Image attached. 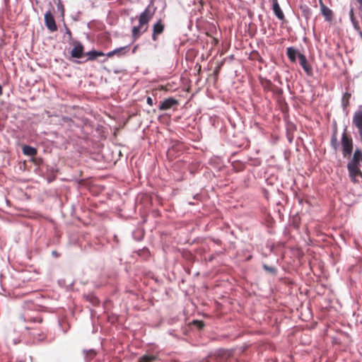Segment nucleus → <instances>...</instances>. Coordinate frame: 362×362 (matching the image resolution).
<instances>
[{
    "instance_id": "12",
    "label": "nucleus",
    "mask_w": 362,
    "mask_h": 362,
    "mask_svg": "<svg viewBox=\"0 0 362 362\" xmlns=\"http://www.w3.org/2000/svg\"><path fill=\"white\" fill-rule=\"evenodd\" d=\"M300 54L296 49L293 47H288L286 49V54L289 60L295 63L296 62V58H298V54Z\"/></svg>"
},
{
    "instance_id": "15",
    "label": "nucleus",
    "mask_w": 362,
    "mask_h": 362,
    "mask_svg": "<svg viewBox=\"0 0 362 362\" xmlns=\"http://www.w3.org/2000/svg\"><path fill=\"white\" fill-rule=\"evenodd\" d=\"M259 82H260L261 86L263 87V88L264 90H272V87H273V83H272V81L270 80L261 77L259 78Z\"/></svg>"
},
{
    "instance_id": "21",
    "label": "nucleus",
    "mask_w": 362,
    "mask_h": 362,
    "mask_svg": "<svg viewBox=\"0 0 362 362\" xmlns=\"http://www.w3.org/2000/svg\"><path fill=\"white\" fill-rule=\"evenodd\" d=\"M88 300L93 305H98L100 303L99 299L94 296H90L88 297Z\"/></svg>"
},
{
    "instance_id": "11",
    "label": "nucleus",
    "mask_w": 362,
    "mask_h": 362,
    "mask_svg": "<svg viewBox=\"0 0 362 362\" xmlns=\"http://www.w3.org/2000/svg\"><path fill=\"white\" fill-rule=\"evenodd\" d=\"M272 2H273L272 8H273V11H274L275 16L279 20L284 21L285 20V16H284V12L282 11V10L280 8V6H279V4L278 3V1L277 0H272Z\"/></svg>"
},
{
    "instance_id": "33",
    "label": "nucleus",
    "mask_w": 362,
    "mask_h": 362,
    "mask_svg": "<svg viewBox=\"0 0 362 362\" xmlns=\"http://www.w3.org/2000/svg\"><path fill=\"white\" fill-rule=\"evenodd\" d=\"M42 321V320L41 318L38 320L39 322H41Z\"/></svg>"
},
{
    "instance_id": "14",
    "label": "nucleus",
    "mask_w": 362,
    "mask_h": 362,
    "mask_svg": "<svg viewBox=\"0 0 362 362\" xmlns=\"http://www.w3.org/2000/svg\"><path fill=\"white\" fill-rule=\"evenodd\" d=\"M86 55L88 56V60L93 61L98 57L105 56V53L100 51L92 50L86 53Z\"/></svg>"
},
{
    "instance_id": "27",
    "label": "nucleus",
    "mask_w": 362,
    "mask_h": 362,
    "mask_svg": "<svg viewBox=\"0 0 362 362\" xmlns=\"http://www.w3.org/2000/svg\"><path fill=\"white\" fill-rule=\"evenodd\" d=\"M146 103H147L149 105H151V106H152V105H153V99H152L151 97H148V98H146Z\"/></svg>"
},
{
    "instance_id": "1",
    "label": "nucleus",
    "mask_w": 362,
    "mask_h": 362,
    "mask_svg": "<svg viewBox=\"0 0 362 362\" xmlns=\"http://www.w3.org/2000/svg\"><path fill=\"white\" fill-rule=\"evenodd\" d=\"M155 11L151 9L150 6L141 13L139 16V25L134 26L132 29V37L134 41H136L140 36L146 33L148 28V23L152 19Z\"/></svg>"
},
{
    "instance_id": "7",
    "label": "nucleus",
    "mask_w": 362,
    "mask_h": 362,
    "mask_svg": "<svg viewBox=\"0 0 362 362\" xmlns=\"http://www.w3.org/2000/svg\"><path fill=\"white\" fill-rule=\"evenodd\" d=\"M165 29V25L161 19H159L152 28V40L156 41L159 35L162 34Z\"/></svg>"
},
{
    "instance_id": "28",
    "label": "nucleus",
    "mask_w": 362,
    "mask_h": 362,
    "mask_svg": "<svg viewBox=\"0 0 362 362\" xmlns=\"http://www.w3.org/2000/svg\"><path fill=\"white\" fill-rule=\"evenodd\" d=\"M358 133H359V135H360L361 141L362 142V129H358Z\"/></svg>"
},
{
    "instance_id": "23",
    "label": "nucleus",
    "mask_w": 362,
    "mask_h": 362,
    "mask_svg": "<svg viewBox=\"0 0 362 362\" xmlns=\"http://www.w3.org/2000/svg\"><path fill=\"white\" fill-rule=\"evenodd\" d=\"M350 97H351L350 93H346L344 95L342 103H343V105L344 107H346L349 105V100Z\"/></svg>"
},
{
    "instance_id": "6",
    "label": "nucleus",
    "mask_w": 362,
    "mask_h": 362,
    "mask_svg": "<svg viewBox=\"0 0 362 362\" xmlns=\"http://www.w3.org/2000/svg\"><path fill=\"white\" fill-rule=\"evenodd\" d=\"M298 62L308 76H313V68L309 64L306 57L303 54H298Z\"/></svg>"
},
{
    "instance_id": "8",
    "label": "nucleus",
    "mask_w": 362,
    "mask_h": 362,
    "mask_svg": "<svg viewBox=\"0 0 362 362\" xmlns=\"http://www.w3.org/2000/svg\"><path fill=\"white\" fill-rule=\"evenodd\" d=\"M74 47L71 51V55L74 58L79 59L83 55L84 47L78 41L73 42Z\"/></svg>"
},
{
    "instance_id": "16",
    "label": "nucleus",
    "mask_w": 362,
    "mask_h": 362,
    "mask_svg": "<svg viewBox=\"0 0 362 362\" xmlns=\"http://www.w3.org/2000/svg\"><path fill=\"white\" fill-rule=\"evenodd\" d=\"M23 153L26 156H34L37 154V149L25 145L23 147Z\"/></svg>"
},
{
    "instance_id": "20",
    "label": "nucleus",
    "mask_w": 362,
    "mask_h": 362,
    "mask_svg": "<svg viewBox=\"0 0 362 362\" xmlns=\"http://www.w3.org/2000/svg\"><path fill=\"white\" fill-rule=\"evenodd\" d=\"M114 50H115V52H116L115 55L120 57V56L124 55L128 52V46L117 48Z\"/></svg>"
},
{
    "instance_id": "24",
    "label": "nucleus",
    "mask_w": 362,
    "mask_h": 362,
    "mask_svg": "<svg viewBox=\"0 0 362 362\" xmlns=\"http://www.w3.org/2000/svg\"><path fill=\"white\" fill-rule=\"evenodd\" d=\"M263 267L266 271L269 272L272 274H275L276 272V269L274 267H269L267 264H264Z\"/></svg>"
},
{
    "instance_id": "25",
    "label": "nucleus",
    "mask_w": 362,
    "mask_h": 362,
    "mask_svg": "<svg viewBox=\"0 0 362 362\" xmlns=\"http://www.w3.org/2000/svg\"><path fill=\"white\" fill-rule=\"evenodd\" d=\"M194 324L195 325H197V326L199 327V328L202 329L204 326V324L203 322L202 321H198V320H194Z\"/></svg>"
},
{
    "instance_id": "29",
    "label": "nucleus",
    "mask_w": 362,
    "mask_h": 362,
    "mask_svg": "<svg viewBox=\"0 0 362 362\" xmlns=\"http://www.w3.org/2000/svg\"><path fill=\"white\" fill-rule=\"evenodd\" d=\"M360 4V9L362 11V0H356Z\"/></svg>"
},
{
    "instance_id": "32",
    "label": "nucleus",
    "mask_w": 362,
    "mask_h": 362,
    "mask_svg": "<svg viewBox=\"0 0 362 362\" xmlns=\"http://www.w3.org/2000/svg\"><path fill=\"white\" fill-rule=\"evenodd\" d=\"M136 47H135L134 48V49H133V52H135Z\"/></svg>"
},
{
    "instance_id": "30",
    "label": "nucleus",
    "mask_w": 362,
    "mask_h": 362,
    "mask_svg": "<svg viewBox=\"0 0 362 362\" xmlns=\"http://www.w3.org/2000/svg\"><path fill=\"white\" fill-rule=\"evenodd\" d=\"M219 69H220V67L217 68L216 70H215V74H218V71H219Z\"/></svg>"
},
{
    "instance_id": "10",
    "label": "nucleus",
    "mask_w": 362,
    "mask_h": 362,
    "mask_svg": "<svg viewBox=\"0 0 362 362\" xmlns=\"http://www.w3.org/2000/svg\"><path fill=\"white\" fill-rule=\"evenodd\" d=\"M320 10L322 16L325 17V20L327 21H331L333 19V12L332 11L326 6L322 1H320Z\"/></svg>"
},
{
    "instance_id": "9",
    "label": "nucleus",
    "mask_w": 362,
    "mask_h": 362,
    "mask_svg": "<svg viewBox=\"0 0 362 362\" xmlns=\"http://www.w3.org/2000/svg\"><path fill=\"white\" fill-rule=\"evenodd\" d=\"M178 104H179V102L177 100L173 98H169L165 99L164 101H163L160 103V105L159 106V110L161 111L168 110L174 106L178 105Z\"/></svg>"
},
{
    "instance_id": "4",
    "label": "nucleus",
    "mask_w": 362,
    "mask_h": 362,
    "mask_svg": "<svg viewBox=\"0 0 362 362\" xmlns=\"http://www.w3.org/2000/svg\"><path fill=\"white\" fill-rule=\"evenodd\" d=\"M233 353L229 350H221L218 351L216 362H233Z\"/></svg>"
},
{
    "instance_id": "18",
    "label": "nucleus",
    "mask_w": 362,
    "mask_h": 362,
    "mask_svg": "<svg viewBox=\"0 0 362 362\" xmlns=\"http://www.w3.org/2000/svg\"><path fill=\"white\" fill-rule=\"evenodd\" d=\"M157 359V356L153 355H144L141 356L138 362H153Z\"/></svg>"
},
{
    "instance_id": "5",
    "label": "nucleus",
    "mask_w": 362,
    "mask_h": 362,
    "mask_svg": "<svg viewBox=\"0 0 362 362\" xmlns=\"http://www.w3.org/2000/svg\"><path fill=\"white\" fill-rule=\"evenodd\" d=\"M45 23L47 29L51 32L57 30V26L51 11H47L45 14Z\"/></svg>"
},
{
    "instance_id": "19",
    "label": "nucleus",
    "mask_w": 362,
    "mask_h": 362,
    "mask_svg": "<svg viewBox=\"0 0 362 362\" xmlns=\"http://www.w3.org/2000/svg\"><path fill=\"white\" fill-rule=\"evenodd\" d=\"M354 157V161H357L358 164L362 163V151L359 148H356L353 154Z\"/></svg>"
},
{
    "instance_id": "22",
    "label": "nucleus",
    "mask_w": 362,
    "mask_h": 362,
    "mask_svg": "<svg viewBox=\"0 0 362 362\" xmlns=\"http://www.w3.org/2000/svg\"><path fill=\"white\" fill-rule=\"evenodd\" d=\"M349 16H350V19L352 22V23L356 26L358 25V21L356 19L355 16H354V10L353 8H351L350 11H349Z\"/></svg>"
},
{
    "instance_id": "31",
    "label": "nucleus",
    "mask_w": 362,
    "mask_h": 362,
    "mask_svg": "<svg viewBox=\"0 0 362 362\" xmlns=\"http://www.w3.org/2000/svg\"><path fill=\"white\" fill-rule=\"evenodd\" d=\"M2 93V89H1V87L0 86V95H1Z\"/></svg>"
},
{
    "instance_id": "17",
    "label": "nucleus",
    "mask_w": 362,
    "mask_h": 362,
    "mask_svg": "<svg viewBox=\"0 0 362 362\" xmlns=\"http://www.w3.org/2000/svg\"><path fill=\"white\" fill-rule=\"evenodd\" d=\"M337 130L336 129H334V131L332 135L331 141H330L331 146L335 151H337L339 148V143H338V140H337Z\"/></svg>"
},
{
    "instance_id": "26",
    "label": "nucleus",
    "mask_w": 362,
    "mask_h": 362,
    "mask_svg": "<svg viewBox=\"0 0 362 362\" xmlns=\"http://www.w3.org/2000/svg\"><path fill=\"white\" fill-rule=\"evenodd\" d=\"M116 54V52H115V50H112L111 52H107L105 55L107 57H112L113 56H115Z\"/></svg>"
},
{
    "instance_id": "3",
    "label": "nucleus",
    "mask_w": 362,
    "mask_h": 362,
    "mask_svg": "<svg viewBox=\"0 0 362 362\" xmlns=\"http://www.w3.org/2000/svg\"><path fill=\"white\" fill-rule=\"evenodd\" d=\"M341 145L343 157H350L353 151L354 143L351 136H349L347 133L346 128L344 129L341 135Z\"/></svg>"
},
{
    "instance_id": "13",
    "label": "nucleus",
    "mask_w": 362,
    "mask_h": 362,
    "mask_svg": "<svg viewBox=\"0 0 362 362\" xmlns=\"http://www.w3.org/2000/svg\"><path fill=\"white\" fill-rule=\"evenodd\" d=\"M353 123L358 129H362V111H357L354 113Z\"/></svg>"
},
{
    "instance_id": "2",
    "label": "nucleus",
    "mask_w": 362,
    "mask_h": 362,
    "mask_svg": "<svg viewBox=\"0 0 362 362\" xmlns=\"http://www.w3.org/2000/svg\"><path fill=\"white\" fill-rule=\"evenodd\" d=\"M347 170L350 180L353 183H360L362 182V171L360 169V164L357 161H354V156L347 163Z\"/></svg>"
}]
</instances>
